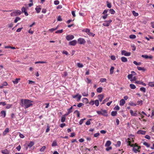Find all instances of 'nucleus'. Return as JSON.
Segmentation results:
<instances>
[{
    "instance_id": "obj_60",
    "label": "nucleus",
    "mask_w": 154,
    "mask_h": 154,
    "mask_svg": "<svg viewBox=\"0 0 154 154\" xmlns=\"http://www.w3.org/2000/svg\"><path fill=\"white\" fill-rule=\"evenodd\" d=\"M100 135V133H95L94 134V137H97Z\"/></svg>"
},
{
    "instance_id": "obj_63",
    "label": "nucleus",
    "mask_w": 154,
    "mask_h": 154,
    "mask_svg": "<svg viewBox=\"0 0 154 154\" xmlns=\"http://www.w3.org/2000/svg\"><path fill=\"white\" fill-rule=\"evenodd\" d=\"M108 16V14H105L104 16H102V17L103 19L105 20L107 17Z\"/></svg>"
},
{
    "instance_id": "obj_51",
    "label": "nucleus",
    "mask_w": 154,
    "mask_h": 154,
    "mask_svg": "<svg viewBox=\"0 0 154 154\" xmlns=\"http://www.w3.org/2000/svg\"><path fill=\"white\" fill-rule=\"evenodd\" d=\"M143 144L146 146L147 147H149L150 146V144H149L147 143L146 142H144L143 143Z\"/></svg>"
},
{
    "instance_id": "obj_38",
    "label": "nucleus",
    "mask_w": 154,
    "mask_h": 154,
    "mask_svg": "<svg viewBox=\"0 0 154 154\" xmlns=\"http://www.w3.org/2000/svg\"><path fill=\"white\" fill-rule=\"evenodd\" d=\"M121 144V142L120 141H118L117 142V144H116V147H119Z\"/></svg>"
},
{
    "instance_id": "obj_53",
    "label": "nucleus",
    "mask_w": 154,
    "mask_h": 154,
    "mask_svg": "<svg viewBox=\"0 0 154 154\" xmlns=\"http://www.w3.org/2000/svg\"><path fill=\"white\" fill-rule=\"evenodd\" d=\"M63 29H61V30H57V31H56L55 32V33H62L63 32Z\"/></svg>"
},
{
    "instance_id": "obj_57",
    "label": "nucleus",
    "mask_w": 154,
    "mask_h": 154,
    "mask_svg": "<svg viewBox=\"0 0 154 154\" xmlns=\"http://www.w3.org/2000/svg\"><path fill=\"white\" fill-rule=\"evenodd\" d=\"M57 28H58V27H57L56 28H52L51 29H49V31H51V32L57 29Z\"/></svg>"
},
{
    "instance_id": "obj_27",
    "label": "nucleus",
    "mask_w": 154,
    "mask_h": 154,
    "mask_svg": "<svg viewBox=\"0 0 154 154\" xmlns=\"http://www.w3.org/2000/svg\"><path fill=\"white\" fill-rule=\"evenodd\" d=\"M82 95L83 96L87 97L88 95V91L84 92L82 93Z\"/></svg>"
},
{
    "instance_id": "obj_3",
    "label": "nucleus",
    "mask_w": 154,
    "mask_h": 154,
    "mask_svg": "<svg viewBox=\"0 0 154 154\" xmlns=\"http://www.w3.org/2000/svg\"><path fill=\"white\" fill-rule=\"evenodd\" d=\"M21 13V11L19 10H15L11 14L12 17L20 15Z\"/></svg>"
},
{
    "instance_id": "obj_5",
    "label": "nucleus",
    "mask_w": 154,
    "mask_h": 154,
    "mask_svg": "<svg viewBox=\"0 0 154 154\" xmlns=\"http://www.w3.org/2000/svg\"><path fill=\"white\" fill-rule=\"evenodd\" d=\"M78 41L79 43L80 44H83L86 42V41L85 40L82 38H79L78 39Z\"/></svg>"
},
{
    "instance_id": "obj_14",
    "label": "nucleus",
    "mask_w": 154,
    "mask_h": 154,
    "mask_svg": "<svg viewBox=\"0 0 154 154\" xmlns=\"http://www.w3.org/2000/svg\"><path fill=\"white\" fill-rule=\"evenodd\" d=\"M9 132V128H6L4 131L3 132L2 135L3 136L7 134Z\"/></svg>"
},
{
    "instance_id": "obj_23",
    "label": "nucleus",
    "mask_w": 154,
    "mask_h": 154,
    "mask_svg": "<svg viewBox=\"0 0 154 154\" xmlns=\"http://www.w3.org/2000/svg\"><path fill=\"white\" fill-rule=\"evenodd\" d=\"M111 144V142L110 141L108 140L106 141L105 144V146L106 147L109 146Z\"/></svg>"
},
{
    "instance_id": "obj_19",
    "label": "nucleus",
    "mask_w": 154,
    "mask_h": 154,
    "mask_svg": "<svg viewBox=\"0 0 154 154\" xmlns=\"http://www.w3.org/2000/svg\"><path fill=\"white\" fill-rule=\"evenodd\" d=\"M146 131H144L142 130H139L137 132L138 134H146Z\"/></svg>"
},
{
    "instance_id": "obj_18",
    "label": "nucleus",
    "mask_w": 154,
    "mask_h": 154,
    "mask_svg": "<svg viewBox=\"0 0 154 154\" xmlns=\"http://www.w3.org/2000/svg\"><path fill=\"white\" fill-rule=\"evenodd\" d=\"M137 69L139 70H142L143 72H144L146 70V69L144 67L137 66Z\"/></svg>"
},
{
    "instance_id": "obj_34",
    "label": "nucleus",
    "mask_w": 154,
    "mask_h": 154,
    "mask_svg": "<svg viewBox=\"0 0 154 154\" xmlns=\"http://www.w3.org/2000/svg\"><path fill=\"white\" fill-rule=\"evenodd\" d=\"M130 88L132 89H135L136 88L135 86L134 85L132 84H130Z\"/></svg>"
},
{
    "instance_id": "obj_4",
    "label": "nucleus",
    "mask_w": 154,
    "mask_h": 154,
    "mask_svg": "<svg viewBox=\"0 0 154 154\" xmlns=\"http://www.w3.org/2000/svg\"><path fill=\"white\" fill-rule=\"evenodd\" d=\"M111 20L108 21H105L104 23L103 24V25L105 26H109L110 23L112 22Z\"/></svg>"
},
{
    "instance_id": "obj_2",
    "label": "nucleus",
    "mask_w": 154,
    "mask_h": 154,
    "mask_svg": "<svg viewBox=\"0 0 154 154\" xmlns=\"http://www.w3.org/2000/svg\"><path fill=\"white\" fill-rule=\"evenodd\" d=\"M126 141L127 143H128V145L131 147H133V150L134 152L136 153L137 152H140L139 149L141 148L140 146H138L136 143H135L134 144H131L130 139L128 138V140H126Z\"/></svg>"
},
{
    "instance_id": "obj_8",
    "label": "nucleus",
    "mask_w": 154,
    "mask_h": 154,
    "mask_svg": "<svg viewBox=\"0 0 154 154\" xmlns=\"http://www.w3.org/2000/svg\"><path fill=\"white\" fill-rule=\"evenodd\" d=\"M77 43V42L76 40H74L69 42V44L70 45L75 46L76 44Z\"/></svg>"
},
{
    "instance_id": "obj_45",
    "label": "nucleus",
    "mask_w": 154,
    "mask_h": 154,
    "mask_svg": "<svg viewBox=\"0 0 154 154\" xmlns=\"http://www.w3.org/2000/svg\"><path fill=\"white\" fill-rule=\"evenodd\" d=\"M81 97V96L79 94L77 97V101L78 102H79L80 100Z\"/></svg>"
},
{
    "instance_id": "obj_7",
    "label": "nucleus",
    "mask_w": 154,
    "mask_h": 154,
    "mask_svg": "<svg viewBox=\"0 0 154 154\" xmlns=\"http://www.w3.org/2000/svg\"><path fill=\"white\" fill-rule=\"evenodd\" d=\"M74 36L73 35H68L66 36V39L68 41H70L74 38Z\"/></svg>"
},
{
    "instance_id": "obj_17",
    "label": "nucleus",
    "mask_w": 154,
    "mask_h": 154,
    "mask_svg": "<svg viewBox=\"0 0 154 154\" xmlns=\"http://www.w3.org/2000/svg\"><path fill=\"white\" fill-rule=\"evenodd\" d=\"M121 61L123 62H127L128 60L125 57H122L121 58Z\"/></svg>"
},
{
    "instance_id": "obj_39",
    "label": "nucleus",
    "mask_w": 154,
    "mask_h": 154,
    "mask_svg": "<svg viewBox=\"0 0 154 154\" xmlns=\"http://www.w3.org/2000/svg\"><path fill=\"white\" fill-rule=\"evenodd\" d=\"M140 90L142 91H143L144 93H145L146 92V89L144 87H141L140 88Z\"/></svg>"
},
{
    "instance_id": "obj_31",
    "label": "nucleus",
    "mask_w": 154,
    "mask_h": 154,
    "mask_svg": "<svg viewBox=\"0 0 154 154\" xmlns=\"http://www.w3.org/2000/svg\"><path fill=\"white\" fill-rule=\"evenodd\" d=\"M148 85L151 87H154V82H149Z\"/></svg>"
},
{
    "instance_id": "obj_40",
    "label": "nucleus",
    "mask_w": 154,
    "mask_h": 154,
    "mask_svg": "<svg viewBox=\"0 0 154 154\" xmlns=\"http://www.w3.org/2000/svg\"><path fill=\"white\" fill-rule=\"evenodd\" d=\"M111 115L112 116H116L117 114V112L116 111H112L111 112Z\"/></svg>"
},
{
    "instance_id": "obj_16",
    "label": "nucleus",
    "mask_w": 154,
    "mask_h": 154,
    "mask_svg": "<svg viewBox=\"0 0 154 154\" xmlns=\"http://www.w3.org/2000/svg\"><path fill=\"white\" fill-rule=\"evenodd\" d=\"M72 106L70 107V108L69 109H68V110H67L68 112L66 114V115H68L70 113L72 112Z\"/></svg>"
},
{
    "instance_id": "obj_29",
    "label": "nucleus",
    "mask_w": 154,
    "mask_h": 154,
    "mask_svg": "<svg viewBox=\"0 0 154 154\" xmlns=\"http://www.w3.org/2000/svg\"><path fill=\"white\" fill-rule=\"evenodd\" d=\"M46 148V147L45 146H43L40 149V152H44Z\"/></svg>"
},
{
    "instance_id": "obj_59",
    "label": "nucleus",
    "mask_w": 154,
    "mask_h": 154,
    "mask_svg": "<svg viewBox=\"0 0 154 154\" xmlns=\"http://www.w3.org/2000/svg\"><path fill=\"white\" fill-rule=\"evenodd\" d=\"M29 84H32V85L35 84V82L31 80H29Z\"/></svg>"
},
{
    "instance_id": "obj_41",
    "label": "nucleus",
    "mask_w": 154,
    "mask_h": 154,
    "mask_svg": "<svg viewBox=\"0 0 154 154\" xmlns=\"http://www.w3.org/2000/svg\"><path fill=\"white\" fill-rule=\"evenodd\" d=\"M20 19L21 18L19 17H16L14 20V22L15 23H17L18 22V21L20 20Z\"/></svg>"
},
{
    "instance_id": "obj_10",
    "label": "nucleus",
    "mask_w": 154,
    "mask_h": 154,
    "mask_svg": "<svg viewBox=\"0 0 154 154\" xmlns=\"http://www.w3.org/2000/svg\"><path fill=\"white\" fill-rule=\"evenodd\" d=\"M97 97L98 98L100 102H101L103 98L104 95L103 94H100L98 95Z\"/></svg>"
},
{
    "instance_id": "obj_49",
    "label": "nucleus",
    "mask_w": 154,
    "mask_h": 154,
    "mask_svg": "<svg viewBox=\"0 0 154 154\" xmlns=\"http://www.w3.org/2000/svg\"><path fill=\"white\" fill-rule=\"evenodd\" d=\"M132 13L135 16H137L138 15V13H136L135 11H133Z\"/></svg>"
},
{
    "instance_id": "obj_24",
    "label": "nucleus",
    "mask_w": 154,
    "mask_h": 154,
    "mask_svg": "<svg viewBox=\"0 0 154 154\" xmlns=\"http://www.w3.org/2000/svg\"><path fill=\"white\" fill-rule=\"evenodd\" d=\"M103 88L102 87H100L98 88L97 89V91L98 93H100L102 91Z\"/></svg>"
},
{
    "instance_id": "obj_6",
    "label": "nucleus",
    "mask_w": 154,
    "mask_h": 154,
    "mask_svg": "<svg viewBox=\"0 0 154 154\" xmlns=\"http://www.w3.org/2000/svg\"><path fill=\"white\" fill-rule=\"evenodd\" d=\"M121 54L122 55L125 56H129L130 55L131 53L130 52H127L125 50H122L121 52Z\"/></svg>"
},
{
    "instance_id": "obj_1",
    "label": "nucleus",
    "mask_w": 154,
    "mask_h": 154,
    "mask_svg": "<svg viewBox=\"0 0 154 154\" xmlns=\"http://www.w3.org/2000/svg\"><path fill=\"white\" fill-rule=\"evenodd\" d=\"M32 102L33 101L28 99H22L21 100L20 105L25 109H26L32 106Z\"/></svg>"
},
{
    "instance_id": "obj_48",
    "label": "nucleus",
    "mask_w": 154,
    "mask_h": 154,
    "mask_svg": "<svg viewBox=\"0 0 154 154\" xmlns=\"http://www.w3.org/2000/svg\"><path fill=\"white\" fill-rule=\"evenodd\" d=\"M133 63L136 65H141V63L140 62L137 63L136 61H134Z\"/></svg>"
},
{
    "instance_id": "obj_36",
    "label": "nucleus",
    "mask_w": 154,
    "mask_h": 154,
    "mask_svg": "<svg viewBox=\"0 0 154 154\" xmlns=\"http://www.w3.org/2000/svg\"><path fill=\"white\" fill-rule=\"evenodd\" d=\"M90 30L88 28H85L84 29L82 30V31L83 32H86L87 33H88V32Z\"/></svg>"
},
{
    "instance_id": "obj_30",
    "label": "nucleus",
    "mask_w": 154,
    "mask_h": 154,
    "mask_svg": "<svg viewBox=\"0 0 154 154\" xmlns=\"http://www.w3.org/2000/svg\"><path fill=\"white\" fill-rule=\"evenodd\" d=\"M114 67L113 66H112L110 69V74H112L114 72Z\"/></svg>"
},
{
    "instance_id": "obj_42",
    "label": "nucleus",
    "mask_w": 154,
    "mask_h": 154,
    "mask_svg": "<svg viewBox=\"0 0 154 154\" xmlns=\"http://www.w3.org/2000/svg\"><path fill=\"white\" fill-rule=\"evenodd\" d=\"M47 62L46 61H37L35 62V64H37L38 63H46Z\"/></svg>"
},
{
    "instance_id": "obj_28",
    "label": "nucleus",
    "mask_w": 154,
    "mask_h": 154,
    "mask_svg": "<svg viewBox=\"0 0 154 154\" xmlns=\"http://www.w3.org/2000/svg\"><path fill=\"white\" fill-rule=\"evenodd\" d=\"M94 103L95 105L97 106H98L99 105V101L98 100H96L94 102Z\"/></svg>"
},
{
    "instance_id": "obj_33",
    "label": "nucleus",
    "mask_w": 154,
    "mask_h": 154,
    "mask_svg": "<svg viewBox=\"0 0 154 154\" xmlns=\"http://www.w3.org/2000/svg\"><path fill=\"white\" fill-rule=\"evenodd\" d=\"M109 11L110 13L112 14H113L115 13V11L113 9H110Z\"/></svg>"
},
{
    "instance_id": "obj_37",
    "label": "nucleus",
    "mask_w": 154,
    "mask_h": 154,
    "mask_svg": "<svg viewBox=\"0 0 154 154\" xmlns=\"http://www.w3.org/2000/svg\"><path fill=\"white\" fill-rule=\"evenodd\" d=\"M106 79L105 78H101L100 79V82L101 83H103V82H106Z\"/></svg>"
},
{
    "instance_id": "obj_64",
    "label": "nucleus",
    "mask_w": 154,
    "mask_h": 154,
    "mask_svg": "<svg viewBox=\"0 0 154 154\" xmlns=\"http://www.w3.org/2000/svg\"><path fill=\"white\" fill-rule=\"evenodd\" d=\"M21 148V147L20 145H19L16 148V149H17L18 151H20V150Z\"/></svg>"
},
{
    "instance_id": "obj_56",
    "label": "nucleus",
    "mask_w": 154,
    "mask_h": 154,
    "mask_svg": "<svg viewBox=\"0 0 154 154\" xmlns=\"http://www.w3.org/2000/svg\"><path fill=\"white\" fill-rule=\"evenodd\" d=\"M84 105V104L82 103H79L78 105L77 106L79 107H80Z\"/></svg>"
},
{
    "instance_id": "obj_58",
    "label": "nucleus",
    "mask_w": 154,
    "mask_h": 154,
    "mask_svg": "<svg viewBox=\"0 0 154 154\" xmlns=\"http://www.w3.org/2000/svg\"><path fill=\"white\" fill-rule=\"evenodd\" d=\"M94 102L93 100H92L90 102L89 104L91 105H93L94 104Z\"/></svg>"
},
{
    "instance_id": "obj_35",
    "label": "nucleus",
    "mask_w": 154,
    "mask_h": 154,
    "mask_svg": "<svg viewBox=\"0 0 154 154\" xmlns=\"http://www.w3.org/2000/svg\"><path fill=\"white\" fill-rule=\"evenodd\" d=\"M57 145V142L55 141H53V143L52 144V146H56Z\"/></svg>"
},
{
    "instance_id": "obj_20",
    "label": "nucleus",
    "mask_w": 154,
    "mask_h": 154,
    "mask_svg": "<svg viewBox=\"0 0 154 154\" xmlns=\"http://www.w3.org/2000/svg\"><path fill=\"white\" fill-rule=\"evenodd\" d=\"M120 105H121V106H123V105L125 103V100L123 99H121L120 101Z\"/></svg>"
},
{
    "instance_id": "obj_61",
    "label": "nucleus",
    "mask_w": 154,
    "mask_h": 154,
    "mask_svg": "<svg viewBox=\"0 0 154 154\" xmlns=\"http://www.w3.org/2000/svg\"><path fill=\"white\" fill-rule=\"evenodd\" d=\"M145 137L148 140H150L151 138L148 135H146L145 136Z\"/></svg>"
},
{
    "instance_id": "obj_22",
    "label": "nucleus",
    "mask_w": 154,
    "mask_h": 154,
    "mask_svg": "<svg viewBox=\"0 0 154 154\" xmlns=\"http://www.w3.org/2000/svg\"><path fill=\"white\" fill-rule=\"evenodd\" d=\"M1 116H2L3 117H5L6 116V112L4 111H2L1 112Z\"/></svg>"
},
{
    "instance_id": "obj_26",
    "label": "nucleus",
    "mask_w": 154,
    "mask_h": 154,
    "mask_svg": "<svg viewBox=\"0 0 154 154\" xmlns=\"http://www.w3.org/2000/svg\"><path fill=\"white\" fill-rule=\"evenodd\" d=\"M34 144V142L32 141L30 142L28 144V146L29 147H32Z\"/></svg>"
},
{
    "instance_id": "obj_21",
    "label": "nucleus",
    "mask_w": 154,
    "mask_h": 154,
    "mask_svg": "<svg viewBox=\"0 0 154 154\" xmlns=\"http://www.w3.org/2000/svg\"><path fill=\"white\" fill-rule=\"evenodd\" d=\"M102 115H103V116H107V111L106 110H102Z\"/></svg>"
},
{
    "instance_id": "obj_62",
    "label": "nucleus",
    "mask_w": 154,
    "mask_h": 154,
    "mask_svg": "<svg viewBox=\"0 0 154 154\" xmlns=\"http://www.w3.org/2000/svg\"><path fill=\"white\" fill-rule=\"evenodd\" d=\"M108 10H105L103 12L102 14L105 15L107 14V13L108 12Z\"/></svg>"
},
{
    "instance_id": "obj_50",
    "label": "nucleus",
    "mask_w": 154,
    "mask_h": 154,
    "mask_svg": "<svg viewBox=\"0 0 154 154\" xmlns=\"http://www.w3.org/2000/svg\"><path fill=\"white\" fill-rule=\"evenodd\" d=\"M20 80L19 79H16L15 81L13 82V83L14 84H17L18 82V81Z\"/></svg>"
},
{
    "instance_id": "obj_52",
    "label": "nucleus",
    "mask_w": 154,
    "mask_h": 154,
    "mask_svg": "<svg viewBox=\"0 0 154 154\" xmlns=\"http://www.w3.org/2000/svg\"><path fill=\"white\" fill-rule=\"evenodd\" d=\"M119 109L120 108L119 106H118L117 105L115 107L114 109L115 110H119Z\"/></svg>"
},
{
    "instance_id": "obj_32",
    "label": "nucleus",
    "mask_w": 154,
    "mask_h": 154,
    "mask_svg": "<svg viewBox=\"0 0 154 154\" xmlns=\"http://www.w3.org/2000/svg\"><path fill=\"white\" fill-rule=\"evenodd\" d=\"M77 66L79 68H82L83 67V65L80 63H77Z\"/></svg>"
},
{
    "instance_id": "obj_11",
    "label": "nucleus",
    "mask_w": 154,
    "mask_h": 154,
    "mask_svg": "<svg viewBox=\"0 0 154 154\" xmlns=\"http://www.w3.org/2000/svg\"><path fill=\"white\" fill-rule=\"evenodd\" d=\"M35 9L37 13H39L41 11V8L40 6H38L36 7L35 8Z\"/></svg>"
},
{
    "instance_id": "obj_43",
    "label": "nucleus",
    "mask_w": 154,
    "mask_h": 154,
    "mask_svg": "<svg viewBox=\"0 0 154 154\" xmlns=\"http://www.w3.org/2000/svg\"><path fill=\"white\" fill-rule=\"evenodd\" d=\"M129 38L131 39H134L136 38V36L134 35H131L129 36Z\"/></svg>"
},
{
    "instance_id": "obj_47",
    "label": "nucleus",
    "mask_w": 154,
    "mask_h": 154,
    "mask_svg": "<svg viewBox=\"0 0 154 154\" xmlns=\"http://www.w3.org/2000/svg\"><path fill=\"white\" fill-rule=\"evenodd\" d=\"M109 97H108V98H106L105 99H104L103 101L102 104H104L107 101L109 100Z\"/></svg>"
},
{
    "instance_id": "obj_55",
    "label": "nucleus",
    "mask_w": 154,
    "mask_h": 154,
    "mask_svg": "<svg viewBox=\"0 0 154 154\" xmlns=\"http://www.w3.org/2000/svg\"><path fill=\"white\" fill-rule=\"evenodd\" d=\"M132 74H129L128 76V79H131L132 78Z\"/></svg>"
},
{
    "instance_id": "obj_15",
    "label": "nucleus",
    "mask_w": 154,
    "mask_h": 154,
    "mask_svg": "<svg viewBox=\"0 0 154 154\" xmlns=\"http://www.w3.org/2000/svg\"><path fill=\"white\" fill-rule=\"evenodd\" d=\"M2 152L4 154H8L9 153V152L7 149L2 150Z\"/></svg>"
},
{
    "instance_id": "obj_54",
    "label": "nucleus",
    "mask_w": 154,
    "mask_h": 154,
    "mask_svg": "<svg viewBox=\"0 0 154 154\" xmlns=\"http://www.w3.org/2000/svg\"><path fill=\"white\" fill-rule=\"evenodd\" d=\"M83 100L85 101L86 103H87L88 102V99L86 98H83Z\"/></svg>"
},
{
    "instance_id": "obj_9",
    "label": "nucleus",
    "mask_w": 154,
    "mask_h": 154,
    "mask_svg": "<svg viewBox=\"0 0 154 154\" xmlns=\"http://www.w3.org/2000/svg\"><path fill=\"white\" fill-rule=\"evenodd\" d=\"M141 57L143 58H144L146 59L149 58L150 59H152L153 58V57L152 55H150L149 56H148L147 55H141Z\"/></svg>"
},
{
    "instance_id": "obj_13",
    "label": "nucleus",
    "mask_w": 154,
    "mask_h": 154,
    "mask_svg": "<svg viewBox=\"0 0 154 154\" xmlns=\"http://www.w3.org/2000/svg\"><path fill=\"white\" fill-rule=\"evenodd\" d=\"M130 113L131 114V115L132 116H137V114L136 112V111L135 112H134L131 109L130 110Z\"/></svg>"
},
{
    "instance_id": "obj_44",
    "label": "nucleus",
    "mask_w": 154,
    "mask_h": 154,
    "mask_svg": "<svg viewBox=\"0 0 154 154\" xmlns=\"http://www.w3.org/2000/svg\"><path fill=\"white\" fill-rule=\"evenodd\" d=\"M107 7L109 8H110L111 7V4L108 1L107 2Z\"/></svg>"
},
{
    "instance_id": "obj_46",
    "label": "nucleus",
    "mask_w": 154,
    "mask_h": 154,
    "mask_svg": "<svg viewBox=\"0 0 154 154\" xmlns=\"http://www.w3.org/2000/svg\"><path fill=\"white\" fill-rule=\"evenodd\" d=\"M74 113H77V116L78 117H80V113H79V112L77 110H75Z\"/></svg>"
},
{
    "instance_id": "obj_12",
    "label": "nucleus",
    "mask_w": 154,
    "mask_h": 154,
    "mask_svg": "<svg viewBox=\"0 0 154 154\" xmlns=\"http://www.w3.org/2000/svg\"><path fill=\"white\" fill-rule=\"evenodd\" d=\"M67 116V115H66V114L62 116L61 119V122H63L65 121L66 119V117Z\"/></svg>"
},
{
    "instance_id": "obj_25",
    "label": "nucleus",
    "mask_w": 154,
    "mask_h": 154,
    "mask_svg": "<svg viewBox=\"0 0 154 154\" xmlns=\"http://www.w3.org/2000/svg\"><path fill=\"white\" fill-rule=\"evenodd\" d=\"M88 32H88V33H87V34L90 36L94 37L95 35L92 32H90V30Z\"/></svg>"
}]
</instances>
